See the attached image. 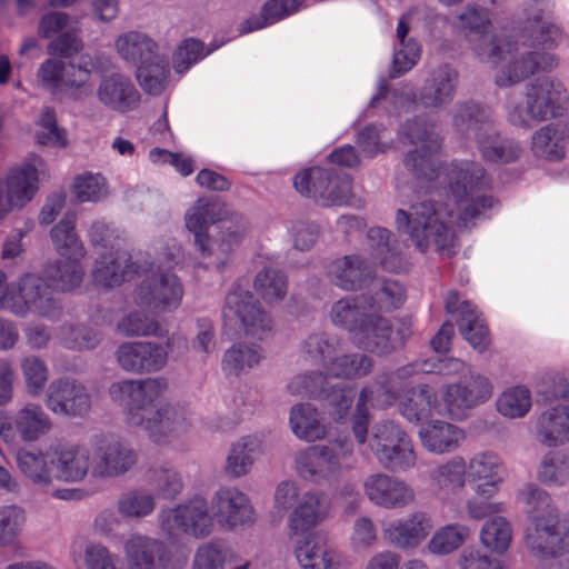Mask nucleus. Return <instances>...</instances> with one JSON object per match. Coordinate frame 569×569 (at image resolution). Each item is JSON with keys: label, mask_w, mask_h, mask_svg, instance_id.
<instances>
[{"label": "nucleus", "mask_w": 569, "mask_h": 569, "mask_svg": "<svg viewBox=\"0 0 569 569\" xmlns=\"http://www.w3.org/2000/svg\"><path fill=\"white\" fill-rule=\"evenodd\" d=\"M168 385L163 378L123 380L110 386L112 400L122 405L130 426L141 427L156 443L183 429L184 418L162 398Z\"/></svg>", "instance_id": "obj_1"}, {"label": "nucleus", "mask_w": 569, "mask_h": 569, "mask_svg": "<svg viewBox=\"0 0 569 569\" xmlns=\"http://www.w3.org/2000/svg\"><path fill=\"white\" fill-rule=\"evenodd\" d=\"M521 493L529 507L525 530L529 552L541 560L569 553V519L561 516L550 495L535 485Z\"/></svg>", "instance_id": "obj_2"}, {"label": "nucleus", "mask_w": 569, "mask_h": 569, "mask_svg": "<svg viewBox=\"0 0 569 569\" xmlns=\"http://www.w3.org/2000/svg\"><path fill=\"white\" fill-rule=\"evenodd\" d=\"M452 123L456 131L462 137L477 142L479 152L487 161L510 163L516 161L522 152L519 142L500 137L490 109L478 102L458 103Z\"/></svg>", "instance_id": "obj_3"}, {"label": "nucleus", "mask_w": 569, "mask_h": 569, "mask_svg": "<svg viewBox=\"0 0 569 569\" xmlns=\"http://www.w3.org/2000/svg\"><path fill=\"white\" fill-rule=\"evenodd\" d=\"M396 223L399 230L408 233L421 253L433 247L440 257L452 258L460 249L455 231L442 219L441 210L431 201L412 204L409 212L399 209Z\"/></svg>", "instance_id": "obj_4"}, {"label": "nucleus", "mask_w": 569, "mask_h": 569, "mask_svg": "<svg viewBox=\"0 0 569 569\" xmlns=\"http://www.w3.org/2000/svg\"><path fill=\"white\" fill-rule=\"evenodd\" d=\"M224 204L213 198H199L186 213V227L194 237V244L203 258L210 257L209 228L221 222L219 250L230 253L238 248L248 230V223L242 216L232 214L224 219Z\"/></svg>", "instance_id": "obj_5"}, {"label": "nucleus", "mask_w": 569, "mask_h": 569, "mask_svg": "<svg viewBox=\"0 0 569 569\" xmlns=\"http://www.w3.org/2000/svg\"><path fill=\"white\" fill-rule=\"evenodd\" d=\"M76 213L66 212L50 230L54 249L66 258L49 262L42 269L46 284L52 290L71 291L82 282L84 272L80 260L84 258L86 249L76 232Z\"/></svg>", "instance_id": "obj_6"}, {"label": "nucleus", "mask_w": 569, "mask_h": 569, "mask_svg": "<svg viewBox=\"0 0 569 569\" xmlns=\"http://www.w3.org/2000/svg\"><path fill=\"white\" fill-rule=\"evenodd\" d=\"M526 27L528 38L526 43L533 49L550 50L555 48L561 38L560 29L553 23L542 21L541 14L528 18ZM553 54L546 51H530L521 56L519 60H511L496 77L499 87H509L520 82L539 71H549L556 67Z\"/></svg>", "instance_id": "obj_7"}, {"label": "nucleus", "mask_w": 569, "mask_h": 569, "mask_svg": "<svg viewBox=\"0 0 569 569\" xmlns=\"http://www.w3.org/2000/svg\"><path fill=\"white\" fill-rule=\"evenodd\" d=\"M446 180L458 204L466 202L459 211V224L469 228L486 210L493 207L492 196L481 193L490 187V181L480 163L453 161L445 169Z\"/></svg>", "instance_id": "obj_8"}, {"label": "nucleus", "mask_w": 569, "mask_h": 569, "mask_svg": "<svg viewBox=\"0 0 569 569\" xmlns=\"http://www.w3.org/2000/svg\"><path fill=\"white\" fill-rule=\"evenodd\" d=\"M413 372L412 366H405L395 371L379 373L375 381L362 388L359 393L356 410L352 415V431L357 442L363 446L368 438L369 409L367 403L385 409L405 399L411 383L409 378Z\"/></svg>", "instance_id": "obj_9"}, {"label": "nucleus", "mask_w": 569, "mask_h": 569, "mask_svg": "<svg viewBox=\"0 0 569 569\" xmlns=\"http://www.w3.org/2000/svg\"><path fill=\"white\" fill-rule=\"evenodd\" d=\"M7 274L0 271V309L24 317L29 311L49 320H57L62 306L47 287L43 276L23 274L17 284H6Z\"/></svg>", "instance_id": "obj_10"}, {"label": "nucleus", "mask_w": 569, "mask_h": 569, "mask_svg": "<svg viewBox=\"0 0 569 569\" xmlns=\"http://www.w3.org/2000/svg\"><path fill=\"white\" fill-rule=\"evenodd\" d=\"M398 134L403 144H420L405 156V167L418 180L437 179L442 167L441 139L435 133L433 124L425 116H416L400 126Z\"/></svg>", "instance_id": "obj_11"}, {"label": "nucleus", "mask_w": 569, "mask_h": 569, "mask_svg": "<svg viewBox=\"0 0 569 569\" xmlns=\"http://www.w3.org/2000/svg\"><path fill=\"white\" fill-rule=\"evenodd\" d=\"M353 445L348 438H339L327 445L310 446L295 457L298 475L312 483L321 485L336 479L343 466H349Z\"/></svg>", "instance_id": "obj_12"}, {"label": "nucleus", "mask_w": 569, "mask_h": 569, "mask_svg": "<svg viewBox=\"0 0 569 569\" xmlns=\"http://www.w3.org/2000/svg\"><path fill=\"white\" fill-rule=\"evenodd\" d=\"M526 108L513 106L507 114L508 121L518 127H529V120L543 121L562 114L567 102L562 84L548 77L539 78L526 89Z\"/></svg>", "instance_id": "obj_13"}, {"label": "nucleus", "mask_w": 569, "mask_h": 569, "mask_svg": "<svg viewBox=\"0 0 569 569\" xmlns=\"http://www.w3.org/2000/svg\"><path fill=\"white\" fill-rule=\"evenodd\" d=\"M369 447L379 465L391 472H403L416 465L409 435L393 421L383 420L372 427Z\"/></svg>", "instance_id": "obj_14"}, {"label": "nucleus", "mask_w": 569, "mask_h": 569, "mask_svg": "<svg viewBox=\"0 0 569 569\" xmlns=\"http://www.w3.org/2000/svg\"><path fill=\"white\" fill-rule=\"evenodd\" d=\"M248 280L238 279L226 296L222 309L224 327L239 325L246 336L262 340L272 330L271 318L262 310L259 301L246 288Z\"/></svg>", "instance_id": "obj_15"}, {"label": "nucleus", "mask_w": 569, "mask_h": 569, "mask_svg": "<svg viewBox=\"0 0 569 569\" xmlns=\"http://www.w3.org/2000/svg\"><path fill=\"white\" fill-rule=\"evenodd\" d=\"M291 395L321 400L335 421L347 418L357 395L356 387L346 382L330 385L321 372H310L293 377L288 383Z\"/></svg>", "instance_id": "obj_16"}, {"label": "nucleus", "mask_w": 569, "mask_h": 569, "mask_svg": "<svg viewBox=\"0 0 569 569\" xmlns=\"http://www.w3.org/2000/svg\"><path fill=\"white\" fill-rule=\"evenodd\" d=\"M296 190L321 206L350 204L352 178L335 169L311 167L293 178Z\"/></svg>", "instance_id": "obj_17"}, {"label": "nucleus", "mask_w": 569, "mask_h": 569, "mask_svg": "<svg viewBox=\"0 0 569 569\" xmlns=\"http://www.w3.org/2000/svg\"><path fill=\"white\" fill-rule=\"evenodd\" d=\"M491 27V12L478 4H468L457 17L456 28L469 40H477L479 43L473 51L481 59L492 64L506 60L507 56L517 49L516 42L508 41L505 46L497 42L496 38L489 37Z\"/></svg>", "instance_id": "obj_18"}, {"label": "nucleus", "mask_w": 569, "mask_h": 569, "mask_svg": "<svg viewBox=\"0 0 569 569\" xmlns=\"http://www.w3.org/2000/svg\"><path fill=\"white\" fill-rule=\"evenodd\" d=\"M492 389L487 377L473 372L469 379L446 385L441 389L438 415L461 420L468 416L469 410L486 402L492 396Z\"/></svg>", "instance_id": "obj_19"}, {"label": "nucleus", "mask_w": 569, "mask_h": 569, "mask_svg": "<svg viewBox=\"0 0 569 569\" xmlns=\"http://www.w3.org/2000/svg\"><path fill=\"white\" fill-rule=\"evenodd\" d=\"M159 522L162 531L169 538H174L179 533L203 538L211 532L213 527L208 503L201 497H194L176 508L162 509L159 515Z\"/></svg>", "instance_id": "obj_20"}, {"label": "nucleus", "mask_w": 569, "mask_h": 569, "mask_svg": "<svg viewBox=\"0 0 569 569\" xmlns=\"http://www.w3.org/2000/svg\"><path fill=\"white\" fill-rule=\"evenodd\" d=\"M182 297V284L170 271L147 277L134 290L136 305L148 310L173 311L180 306Z\"/></svg>", "instance_id": "obj_21"}, {"label": "nucleus", "mask_w": 569, "mask_h": 569, "mask_svg": "<svg viewBox=\"0 0 569 569\" xmlns=\"http://www.w3.org/2000/svg\"><path fill=\"white\" fill-rule=\"evenodd\" d=\"M91 456V473L98 478H113L129 471L137 462L136 452L112 436L94 438Z\"/></svg>", "instance_id": "obj_22"}, {"label": "nucleus", "mask_w": 569, "mask_h": 569, "mask_svg": "<svg viewBox=\"0 0 569 569\" xmlns=\"http://www.w3.org/2000/svg\"><path fill=\"white\" fill-rule=\"evenodd\" d=\"M445 310L458 315L457 326L466 341L478 352H485L490 345V335L485 319L468 301H459L457 291H449L445 299Z\"/></svg>", "instance_id": "obj_23"}, {"label": "nucleus", "mask_w": 569, "mask_h": 569, "mask_svg": "<svg viewBox=\"0 0 569 569\" xmlns=\"http://www.w3.org/2000/svg\"><path fill=\"white\" fill-rule=\"evenodd\" d=\"M351 342L359 349L378 355H388L402 345L403 339L396 341L391 322L377 313L362 318L360 327L352 330Z\"/></svg>", "instance_id": "obj_24"}, {"label": "nucleus", "mask_w": 569, "mask_h": 569, "mask_svg": "<svg viewBox=\"0 0 569 569\" xmlns=\"http://www.w3.org/2000/svg\"><path fill=\"white\" fill-rule=\"evenodd\" d=\"M365 493L376 506L387 509H401L415 501L413 488L406 481L385 473L369 476L365 483Z\"/></svg>", "instance_id": "obj_25"}, {"label": "nucleus", "mask_w": 569, "mask_h": 569, "mask_svg": "<svg viewBox=\"0 0 569 569\" xmlns=\"http://www.w3.org/2000/svg\"><path fill=\"white\" fill-rule=\"evenodd\" d=\"M142 272V267L132 261L130 253L118 248L114 252L99 256L92 270V280L98 287L111 289Z\"/></svg>", "instance_id": "obj_26"}, {"label": "nucleus", "mask_w": 569, "mask_h": 569, "mask_svg": "<svg viewBox=\"0 0 569 569\" xmlns=\"http://www.w3.org/2000/svg\"><path fill=\"white\" fill-rule=\"evenodd\" d=\"M47 407L63 416H83L91 408V398L86 387L74 379L53 380L48 389Z\"/></svg>", "instance_id": "obj_27"}, {"label": "nucleus", "mask_w": 569, "mask_h": 569, "mask_svg": "<svg viewBox=\"0 0 569 569\" xmlns=\"http://www.w3.org/2000/svg\"><path fill=\"white\" fill-rule=\"evenodd\" d=\"M217 521L230 529L254 522V510L246 493L233 487L220 488L212 498Z\"/></svg>", "instance_id": "obj_28"}, {"label": "nucleus", "mask_w": 569, "mask_h": 569, "mask_svg": "<svg viewBox=\"0 0 569 569\" xmlns=\"http://www.w3.org/2000/svg\"><path fill=\"white\" fill-rule=\"evenodd\" d=\"M7 193L0 182V219L11 209L28 203L38 190V170L33 164L26 163L10 170L6 179Z\"/></svg>", "instance_id": "obj_29"}, {"label": "nucleus", "mask_w": 569, "mask_h": 569, "mask_svg": "<svg viewBox=\"0 0 569 569\" xmlns=\"http://www.w3.org/2000/svg\"><path fill=\"white\" fill-rule=\"evenodd\" d=\"M430 516L415 511L405 518L389 521L382 527V535L388 543L399 549L418 547L432 529Z\"/></svg>", "instance_id": "obj_30"}, {"label": "nucleus", "mask_w": 569, "mask_h": 569, "mask_svg": "<svg viewBox=\"0 0 569 569\" xmlns=\"http://www.w3.org/2000/svg\"><path fill=\"white\" fill-rule=\"evenodd\" d=\"M116 355L120 367L133 373L159 371L168 359L162 346L144 341L124 342L118 347Z\"/></svg>", "instance_id": "obj_31"}, {"label": "nucleus", "mask_w": 569, "mask_h": 569, "mask_svg": "<svg viewBox=\"0 0 569 569\" xmlns=\"http://www.w3.org/2000/svg\"><path fill=\"white\" fill-rule=\"evenodd\" d=\"M459 82L458 71L449 63L432 69L419 90L418 100L426 109H440L450 103Z\"/></svg>", "instance_id": "obj_32"}, {"label": "nucleus", "mask_w": 569, "mask_h": 569, "mask_svg": "<svg viewBox=\"0 0 569 569\" xmlns=\"http://www.w3.org/2000/svg\"><path fill=\"white\" fill-rule=\"evenodd\" d=\"M502 461L492 451L473 455L467 465V480L478 496L493 497L502 482Z\"/></svg>", "instance_id": "obj_33"}, {"label": "nucleus", "mask_w": 569, "mask_h": 569, "mask_svg": "<svg viewBox=\"0 0 569 569\" xmlns=\"http://www.w3.org/2000/svg\"><path fill=\"white\" fill-rule=\"evenodd\" d=\"M50 465L54 478L67 482L81 481L91 470L90 451L78 446L58 445L51 447Z\"/></svg>", "instance_id": "obj_34"}, {"label": "nucleus", "mask_w": 569, "mask_h": 569, "mask_svg": "<svg viewBox=\"0 0 569 569\" xmlns=\"http://www.w3.org/2000/svg\"><path fill=\"white\" fill-rule=\"evenodd\" d=\"M97 97L104 107L120 113L136 110L141 100L132 81L120 73L103 78L98 87Z\"/></svg>", "instance_id": "obj_35"}, {"label": "nucleus", "mask_w": 569, "mask_h": 569, "mask_svg": "<svg viewBox=\"0 0 569 569\" xmlns=\"http://www.w3.org/2000/svg\"><path fill=\"white\" fill-rule=\"evenodd\" d=\"M129 569H166L169 567L167 547L152 538L133 535L124 543Z\"/></svg>", "instance_id": "obj_36"}, {"label": "nucleus", "mask_w": 569, "mask_h": 569, "mask_svg": "<svg viewBox=\"0 0 569 569\" xmlns=\"http://www.w3.org/2000/svg\"><path fill=\"white\" fill-rule=\"evenodd\" d=\"M370 254L375 263L388 272L400 273L409 269V261L402 256L398 241L386 228L373 227L367 232Z\"/></svg>", "instance_id": "obj_37"}, {"label": "nucleus", "mask_w": 569, "mask_h": 569, "mask_svg": "<svg viewBox=\"0 0 569 569\" xmlns=\"http://www.w3.org/2000/svg\"><path fill=\"white\" fill-rule=\"evenodd\" d=\"M372 272V268L367 261L357 254L337 259L327 268V274L331 282L347 291L365 289Z\"/></svg>", "instance_id": "obj_38"}, {"label": "nucleus", "mask_w": 569, "mask_h": 569, "mask_svg": "<svg viewBox=\"0 0 569 569\" xmlns=\"http://www.w3.org/2000/svg\"><path fill=\"white\" fill-rule=\"evenodd\" d=\"M295 556L301 569H337L339 565L335 550L318 533H309L296 542Z\"/></svg>", "instance_id": "obj_39"}, {"label": "nucleus", "mask_w": 569, "mask_h": 569, "mask_svg": "<svg viewBox=\"0 0 569 569\" xmlns=\"http://www.w3.org/2000/svg\"><path fill=\"white\" fill-rule=\"evenodd\" d=\"M419 438L423 448L433 453L456 450L466 438L465 431L447 421L432 420L421 426Z\"/></svg>", "instance_id": "obj_40"}, {"label": "nucleus", "mask_w": 569, "mask_h": 569, "mask_svg": "<svg viewBox=\"0 0 569 569\" xmlns=\"http://www.w3.org/2000/svg\"><path fill=\"white\" fill-rule=\"evenodd\" d=\"M536 432L539 441L549 448L569 441V406H556L543 410L537 418Z\"/></svg>", "instance_id": "obj_41"}, {"label": "nucleus", "mask_w": 569, "mask_h": 569, "mask_svg": "<svg viewBox=\"0 0 569 569\" xmlns=\"http://www.w3.org/2000/svg\"><path fill=\"white\" fill-rule=\"evenodd\" d=\"M329 503L322 493H305L289 519L290 533L309 535L327 516Z\"/></svg>", "instance_id": "obj_42"}, {"label": "nucleus", "mask_w": 569, "mask_h": 569, "mask_svg": "<svg viewBox=\"0 0 569 569\" xmlns=\"http://www.w3.org/2000/svg\"><path fill=\"white\" fill-rule=\"evenodd\" d=\"M365 289L366 303L370 310L389 312L400 308L406 300L405 288L395 280L371 276Z\"/></svg>", "instance_id": "obj_43"}, {"label": "nucleus", "mask_w": 569, "mask_h": 569, "mask_svg": "<svg viewBox=\"0 0 569 569\" xmlns=\"http://www.w3.org/2000/svg\"><path fill=\"white\" fill-rule=\"evenodd\" d=\"M440 409L438 396L429 385L411 386L405 399L400 401L399 411L409 422H420Z\"/></svg>", "instance_id": "obj_44"}, {"label": "nucleus", "mask_w": 569, "mask_h": 569, "mask_svg": "<svg viewBox=\"0 0 569 569\" xmlns=\"http://www.w3.org/2000/svg\"><path fill=\"white\" fill-rule=\"evenodd\" d=\"M136 78L141 89L150 96L161 94L170 74L169 59L159 52L136 64Z\"/></svg>", "instance_id": "obj_45"}, {"label": "nucleus", "mask_w": 569, "mask_h": 569, "mask_svg": "<svg viewBox=\"0 0 569 569\" xmlns=\"http://www.w3.org/2000/svg\"><path fill=\"white\" fill-rule=\"evenodd\" d=\"M51 448L47 452L19 450L17 452V465L26 478L38 487H48L51 485L54 475L53 467L50 465Z\"/></svg>", "instance_id": "obj_46"}, {"label": "nucleus", "mask_w": 569, "mask_h": 569, "mask_svg": "<svg viewBox=\"0 0 569 569\" xmlns=\"http://www.w3.org/2000/svg\"><path fill=\"white\" fill-rule=\"evenodd\" d=\"M289 422L292 432L302 440L316 441L326 436L320 413L310 403H299L291 408Z\"/></svg>", "instance_id": "obj_47"}, {"label": "nucleus", "mask_w": 569, "mask_h": 569, "mask_svg": "<svg viewBox=\"0 0 569 569\" xmlns=\"http://www.w3.org/2000/svg\"><path fill=\"white\" fill-rule=\"evenodd\" d=\"M566 130L559 124H547L537 130L531 140V150L538 158L560 161L565 158Z\"/></svg>", "instance_id": "obj_48"}, {"label": "nucleus", "mask_w": 569, "mask_h": 569, "mask_svg": "<svg viewBox=\"0 0 569 569\" xmlns=\"http://www.w3.org/2000/svg\"><path fill=\"white\" fill-rule=\"evenodd\" d=\"M305 0H268L261 8L259 17H251L240 26V33L246 34L271 26L298 11Z\"/></svg>", "instance_id": "obj_49"}, {"label": "nucleus", "mask_w": 569, "mask_h": 569, "mask_svg": "<svg viewBox=\"0 0 569 569\" xmlns=\"http://www.w3.org/2000/svg\"><path fill=\"white\" fill-rule=\"evenodd\" d=\"M260 452L261 443L257 437H242L230 448L226 463L227 473L234 478L247 475Z\"/></svg>", "instance_id": "obj_50"}, {"label": "nucleus", "mask_w": 569, "mask_h": 569, "mask_svg": "<svg viewBox=\"0 0 569 569\" xmlns=\"http://www.w3.org/2000/svg\"><path fill=\"white\" fill-rule=\"evenodd\" d=\"M14 427L23 441H36L49 432L51 422L40 406L28 403L16 413Z\"/></svg>", "instance_id": "obj_51"}, {"label": "nucleus", "mask_w": 569, "mask_h": 569, "mask_svg": "<svg viewBox=\"0 0 569 569\" xmlns=\"http://www.w3.org/2000/svg\"><path fill=\"white\" fill-rule=\"evenodd\" d=\"M262 358L259 345L236 343L224 352L221 367L226 376L238 377L259 365Z\"/></svg>", "instance_id": "obj_52"}, {"label": "nucleus", "mask_w": 569, "mask_h": 569, "mask_svg": "<svg viewBox=\"0 0 569 569\" xmlns=\"http://www.w3.org/2000/svg\"><path fill=\"white\" fill-rule=\"evenodd\" d=\"M365 295L338 300L331 308L330 317L336 326L346 329L352 338V330L360 327L362 318L369 316Z\"/></svg>", "instance_id": "obj_53"}, {"label": "nucleus", "mask_w": 569, "mask_h": 569, "mask_svg": "<svg viewBox=\"0 0 569 569\" xmlns=\"http://www.w3.org/2000/svg\"><path fill=\"white\" fill-rule=\"evenodd\" d=\"M116 46L119 54L134 66L158 53V44L149 36L138 31L120 36Z\"/></svg>", "instance_id": "obj_54"}, {"label": "nucleus", "mask_w": 569, "mask_h": 569, "mask_svg": "<svg viewBox=\"0 0 569 569\" xmlns=\"http://www.w3.org/2000/svg\"><path fill=\"white\" fill-rule=\"evenodd\" d=\"M537 479L546 486L563 487L569 483V456L561 451L547 452L537 470Z\"/></svg>", "instance_id": "obj_55"}, {"label": "nucleus", "mask_w": 569, "mask_h": 569, "mask_svg": "<svg viewBox=\"0 0 569 569\" xmlns=\"http://www.w3.org/2000/svg\"><path fill=\"white\" fill-rule=\"evenodd\" d=\"M253 288L266 302L279 301L287 295L288 278L281 270L266 267L257 273Z\"/></svg>", "instance_id": "obj_56"}, {"label": "nucleus", "mask_w": 569, "mask_h": 569, "mask_svg": "<svg viewBox=\"0 0 569 569\" xmlns=\"http://www.w3.org/2000/svg\"><path fill=\"white\" fill-rule=\"evenodd\" d=\"M479 538L485 548L497 555H502L509 548L512 539L511 525L506 518L497 516L482 526Z\"/></svg>", "instance_id": "obj_57"}, {"label": "nucleus", "mask_w": 569, "mask_h": 569, "mask_svg": "<svg viewBox=\"0 0 569 569\" xmlns=\"http://www.w3.org/2000/svg\"><path fill=\"white\" fill-rule=\"evenodd\" d=\"M496 406L503 417L522 418L532 406L531 392L525 386L508 388L498 397Z\"/></svg>", "instance_id": "obj_58"}, {"label": "nucleus", "mask_w": 569, "mask_h": 569, "mask_svg": "<svg viewBox=\"0 0 569 569\" xmlns=\"http://www.w3.org/2000/svg\"><path fill=\"white\" fill-rule=\"evenodd\" d=\"M372 369V360L366 355L351 353L333 356L326 368L327 372L337 378H360L367 376Z\"/></svg>", "instance_id": "obj_59"}, {"label": "nucleus", "mask_w": 569, "mask_h": 569, "mask_svg": "<svg viewBox=\"0 0 569 569\" xmlns=\"http://www.w3.org/2000/svg\"><path fill=\"white\" fill-rule=\"evenodd\" d=\"M467 465L462 457H453L431 473V479L441 489L456 492L465 487Z\"/></svg>", "instance_id": "obj_60"}, {"label": "nucleus", "mask_w": 569, "mask_h": 569, "mask_svg": "<svg viewBox=\"0 0 569 569\" xmlns=\"http://www.w3.org/2000/svg\"><path fill=\"white\" fill-rule=\"evenodd\" d=\"M469 535V528L463 525H447L435 532L428 548L435 555H449L462 546Z\"/></svg>", "instance_id": "obj_61"}, {"label": "nucleus", "mask_w": 569, "mask_h": 569, "mask_svg": "<svg viewBox=\"0 0 569 569\" xmlns=\"http://www.w3.org/2000/svg\"><path fill=\"white\" fill-rule=\"evenodd\" d=\"M156 500L144 489H134L123 493L118 500V511L126 518H144L152 513Z\"/></svg>", "instance_id": "obj_62"}, {"label": "nucleus", "mask_w": 569, "mask_h": 569, "mask_svg": "<svg viewBox=\"0 0 569 569\" xmlns=\"http://www.w3.org/2000/svg\"><path fill=\"white\" fill-rule=\"evenodd\" d=\"M339 340L327 333H312L302 345L303 351L316 363L325 369L337 353Z\"/></svg>", "instance_id": "obj_63"}, {"label": "nucleus", "mask_w": 569, "mask_h": 569, "mask_svg": "<svg viewBox=\"0 0 569 569\" xmlns=\"http://www.w3.org/2000/svg\"><path fill=\"white\" fill-rule=\"evenodd\" d=\"M118 329L126 336H156L163 337V330L159 322L141 311H132L118 325Z\"/></svg>", "instance_id": "obj_64"}]
</instances>
